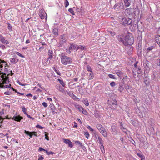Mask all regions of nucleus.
<instances>
[{
  "mask_svg": "<svg viewBox=\"0 0 160 160\" xmlns=\"http://www.w3.org/2000/svg\"><path fill=\"white\" fill-rule=\"evenodd\" d=\"M57 80L58 81L60 84H61V85H62V86L63 87H64L65 86V83H64V82H63V81L62 79L61 80L60 79V78H58V79H57Z\"/></svg>",
  "mask_w": 160,
  "mask_h": 160,
  "instance_id": "bb28decb",
  "label": "nucleus"
},
{
  "mask_svg": "<svg viewBox=\"0 0 160 160\" xmlns=\"http://www.w3.org/2000/svg\"><path fill=\"white\" fill-rule=\"evenodd\" d=\"M95 137L97 139V137H98V140H102L101 137L100 136H99L98 135V134H96L95 135Z\"/></svg>",
  "mask_w": 160,
  "mask_h": 160,
  "instance_id": "052dcab7",
  "label": "nucleus"
},
{
  "mask_svg": "<svg viewBox=\"0 0 160 160\" xmlns=\"http://www.w3.org/2000/svg\"><path fill=\"white\" fill-rule=\"evenodd\" d=\"M110 85L112 87H114L116 85L115 82H112L110 83Z\"/></svg>",
  "mask_w": 160,
  "mask_h": 160,
  "instance_id": "5fc2aeb1",
  "label": "nucleus"
},
{
  "mask_svg": "<svg viewBox=\"0 0 160 160\" xmlns=\"http://www.w3.org/2000/svg\"><path fill=\"white\" fill-rule=\"evenodd\" d=\"M75 143L79 145L80 147L82 145V143L78 141H76Z\"/></svg>",
  "mask_w": 160,
  "mask_h": 160,
  "instance_id": "de8ad7c7",
  "label": "nucleus"
},
{
  "mask_svg": "<svg viewBox=\"0 0 160 160\" xmlns=\"http://www.w3.org/2000/svg\"><path fill=\"white\" fill-rule=\"evenodd\" d=\"M22 112H23L25 114H26L27 113L26 112V109L24 106H23L22 108Z\"/></svg>",
  "mask_w": 160,
  "mask_h": 160,
  "instance_id": "79ce46f5",
  "label": "nucleus"
},
{
  "mask_svg": "<svg viewBox=\"0 0 160 160\" xmlns=\"http://www.w3.org/2000/svg\"><path fill=\"white\" fill-rule=\"evenodd\" d=\"M137 155L140 158H143L144 157V156L143 155L141 152H139L136 153Z\"/></svg>",
  "mask_w": 160,
  "mask_h": 160,
  "instance_id": "473e14b6",
  "label": "nucleus"
},
{
  "mask_svg": "<svg viewBox=\"0 0 160 160\" xmlns=\"http://www.w3.org/2000/svg\"><path fill=\"white\" fill-rule=\"evenodd\" d=\"M131 11L132 9L131 8H127L125 10V14L127 16H128L132 14Z\"/></svg>",
  "mask_w": 160,
  "mask_h": 160,
  "instance_id": "ddd939ff",
  "label": "nucleus"
},
{
  "mask_svg": "<svg viewBox=\"0 0 160 160\" xmlns=\"http://www.w3.org/2000/svg\"><path fill=\"white\" fill-rule=\"evenodd\" d=\"M125 6L126 7H128L130 5V2H129V0H123Z\"/></svg>",
  "mask_w": 160,
  "mask_h": 160,
  "instance_id": "4be33fe9",
  "label": "nucleus"
},
{
  "mask_svg": "<svg viewBox=\"0 0 160 160\" xmlns=\"http://www.w3.org/2000/svg\"><path fill=\"white\" fill-rule=\"evenodd\" d=\"M124 83L123 82H122L119 83V86L118 88V90L120 92H122L124 90Z\"/></svg>",
  "mask_w": 160,
  "mask_h": 160,
  "instance_id": "2eb2a0df",
  "label": "nucleus"
},
{
  "mask_svg": "<svg viewBox=\"0 0 160 160\" xmlns=\"http://www.w3.org/2000/svg\"><path fill=\"white\" fill-rule=\"evenodd\" d=\"M101 133L104 137H106L107 136V134L105 129H104V130L101 131Z\"/></svg>",
  "mask_w": 160,
  "mask_h": 160,
  "instance_id": "f704fd0d",
  "label": "nucleus"
},
{
  "mask_svg": "<svg viewBox=\"0 0 160 160\" xmlns=\"http://www.w3.org/2000/svg\"><path fill=\"white\" fill-rule=\"evenodd\" d=\"M108 32L112 36H114L116 34L115 32L113 31H109Z\"/></svg>",
  "mask_w": 160,
  "mask_h": 160,
  "instance_id": "49530a36",
  "label": "nucleus"
},
{
  "mask_svg": "<svg viewBox=\"0 0 160 160\" xmlns=\"http://www.w3.org/2000/svg\"><path fill=\"white\" fill-rule=\"evenodd\" d=\"M45 151H46V152L47 154L48 155H49L50 154H53L54 153V152H51V151L48 152V151L46 150H45Z\"/></svg>",
  "mask_w": 160,
  "mask_h": 160,
  "instance_id": "8fccbe9b",
  "label": "nucleus"
},
{
  "mask_svg": "<svg viewBox=\"0 0 160 160\" xmlns=\"http://www.w3.org/2000/svg\"><path fill=\"white\" fill-rule=\"evenodd\" d=\"M85 137L87 139H88V137L89 136V134L88 132H85L84 134Z\"/></svg>",
  "mask_w": 160,
  "mask_h": 160,
  "instance_id": "4d7b16f0",
  "label": "nucleus"
},
{
  "mask_svg": "<svg viewBox=\"0 0 160 160\" xmlns=\"http://www.w3.org/2000/svg\"><path fill=\"white\" fill-rule=\"evenodd\" d=\"M94 78V75L93 73L92 72H90L88 76L89 80H92V79H93Z\"/></svg>",
  "mask_w": 160,
  "mask_h": 160,
  "instance_id": "393cba45",
  "label": "nucleus"
},
{
  "mask_svg": "<svg viewBox=\"0 0 160 160\" xmlns=\"http://www.w3.org/2000/svg\"><path fill=\"white\" fill-rule=\"evenodd\" d=\"M12 26L11 25V24L9 23H8V29H9L10 31H12Z\"/></svg>",
  "mask_w": 160,
  "mask_h": 160,
  "instance_id": "864d4df0",
  "label": "nucleus"
},
{
  "mask_svg": "<svg viewBox=\"0 0 160 160\" xmlns=\"http://www.w3.org/2000/svg\"><path fill=\"white\" fill-rule=\"evenodd\" d=\"M143 66L144 67V72L148 73L152 66V63L147 60H144L143 61Z\"/></svg>",
  "mask_w": 160,
  "mask_h": 160,
  "instance_id": "20e7f679",
  "label": "nucleus"
},
{
  "mask_svg": "<svg viewBox=\"0 0 160 160\" xmlns=\"http://www.w3.org/2000/svg\"><path fill=\"white\" fill-rule=\"evenodd\" d=\"M124 45L127 46L128 45H132L134 42V40L132 33H128L124 37Z\"/></svg>",
  "mask_w": 160,
  "mask_h": 160,
  "instance_id": "f257e3e1",
  "label": "nucleus"
},
{
  "mask_svg": "<svg viewBox=\"0 0 160 160\" xmlns=\"http://www.w3.org/2000/svg\"><path fill=\"white\" fill-rule=\"evenodd\" d=\"M134 71L137 72L138 73L140 74L142 72V70L140 68H138V69L135 68L134 69Z\"/></svg>",
  "mask_w": 160,
  "mask_h": 160,
  "instance_id": "7c9ffc66",
  "label": "nucleus"
},
{
  "mask_svg": "<svg viewBox=\"0 0 160 160\" xmlns=\"http://www.w3.org/2000/svg\"><path fill=\"white\" fill-rule=\"evenodd\" d=\"M36 127L37 128H39V129H43L44 128L43 127H42V126H40L39 125H37L36 126Z\"/></svg>",
  "mask_w": 160,
  "mask_h": 160,
  "instance_id": "680f3d73",
  "label": "nucleus"
},
{
  "mask_svg": "<svg viewBox=\"0 0 160 160\" xmlns=\"http://www.w3.org/2000/svg\"><path fill=\"white\" fill-rule=\"evenodd\" d=\"M49 106L51 108V110H52L53 114L57 113V110L55 108V106L53 104H50Z\"/></svg>",
  "mask_w": 160,
  "mask_h": 160,
  "instance_id": "f3484780",
  "label": "nucleus"
},
{
  "mask_svg": "<svg viewBox=\"0 0 160 160\" xmlns=\"http://www.w3.org/2000/svg\"><path fill=\"white\" fill-rule=\"evenodd\" d=\"M24 133L27 135L29 136L31 138H32L33 136H37V132H30L29 131L25 130Z\"/></svg>",
  "mask_w": 160,
  "mask_h": 160,
  "instance_id": "423d86ee",
  "label": "nucleus"
},
{
  "mask_svg": "<svg viewBox=\"0 0 160 160\" xmlns=\"http://www.w3.org/2000/svg\"><path fill=\"white\" fill-rule=\"evenodd\" d=\"M111 131L113 134H115L117 133V128L115 126H113L111 127Z\"/></svg>",
  "mask_w": 160,
  "mask_h": 160,
  "instance_id": "dca6fc26",
  "label": "nucleus"
},
{
  "mask_svg": "<svg viewBox=\"0 0 160 160\" xmlns=\"http://www.w3.org/2000/svg\"><path fill=\"white\" fill-rule=\"evenodd\" d=\"M64 142L66 144H68V147L70 148H72L73 147V143L71 141H64Z\"/></svg>",
  "mask_w": 160,
  "mask_h": 160,
  "instance_id": "412c9836",
  "label": "nucleus"
},
{
  "mask_svg": "<svg viewBox=\"0 0 160 160\" xmlns=\"http://www.w3.org/2000/svg\"><path fill=\"white\" fill-rule=\"evenodd\" d=\"M154 47L153 46H150L147 48L146 51L147 52H149L150 51L152 50L153 48Z\"/></svg>",
  "mask_w": 160,
  "mask_h": 160,
  "instance_id": "a19ab883",
  "label": "nucleus"
},
{
  "mask_svg": "<svg viewBox=\"0 0 160 160\" xmlns=\"http://www.w3.org/2000/svg\"><path fill=\"white\" fill-rule=\"evenodd\" d=\"M83 103L87 106L89 105V103L87 99L84 100L83 101Z\"/></svg>",
  "mask_w": 160,
  "mask_h": 160,
  "instance_id": "c03bdc74",
  "label": "nucleus"
},
{
  "mask_svg": "<svg viewBox=\"0 0 160 160\" xmlns=\"http://www.w3.org/2000/svg\"><path fill=\"white\" fill-rule=\"evenodd\" d=\"M18 60H17V61H16V60L14 58H12L10 59V62L12 63H15L16 62H17L18 61Z\"/></svg>",
  "mask_w": 160,
  "mask_h": 160,
  "instance_id": "72a5a7b5",
  "label": "nucleus"
},
{
  "mask_svg": "<svg viewBox=\"0 0 160 160\" xmlns=\"http://www.w3.org/2000/svg\"><path fill=\"white\" fill-rule=\"evenodd\" d=\"M75 106L76 108H77L79 111H81L82 109L83 108L79 104H76L75 105Z\"/></svg>",
  "mask_w": 160,
  "mask_h": 160,
  "instance_id": "cd10ccee",
  "label": "nucleus"
},
{
  "mask_svg": "<svg viewBox=\"0 0 160 160\" xmlns=\"http://www.w3.org/2000/svg\"><path fill=\"white\" fill-rule=\"evenodd\" d=\"M119 8L121 9H124V6L122 3H120V5L119 6Z\"/></svg>",
  "mask_w": 160,
  "mask_h": 160,
  "instance_id": "e2e57ef3",
  "label": "nucleus"
},
{
  "mask_svg": "<svg viewBox=\"0 0 160 160\" xmlns=\"http://www.w3.org/2000/svg\"><path fill=\"white\" fill-rule=\"evenodd\" d=\"M52 32L53 34H54L56 36H57L58 35V29L57 28H55L53 29Z\"/></svg>",
  "mask_w": 160,
  "mask_h": 160,
  "instance_id": "5701e85b",
  "label": "nucleus"
},
{
  "mask_svg": "<svg viewBox=\"0 0 160 160\" xmlns=\"http://www.w3.org/2000/svg\"><path fill=\"white\" fill-rule=\"evenodd\" d=\"M16 54L19 56L22 57V58H24V57L23 55H22L19 52H16Z\"/></svg>",
  "mask_w": 160,
  "mask_h": 160,
  "instance_id": "3c124183",
  "label": "nucleus"
},
{
  "mask_svg": "<svg viewBox=\"0 0 160 160\" xmlns=\"http://www.w3.org/2000/svg\"><path fill=\"white\" fill-rule=\"evenodd\" d=\"M0 41L4 44H7L9 43L8 42L5 40V38L1 35H0Z\"/></svg>",
  "mask_w": 160,
  "mask_h": 160,
  "instance_id": "f8f14e48",
  "label": "nucleus"
},
{
  "mask_svg": "<svg viewBox=\"0 0 160 160\" xmlns=\"http://www.w3.org/2000/svg\"><path fill=\"white\" fill-rule=\"evenodd\" d=\"M147 115V113L146 112H145L143 114H142V117H146Z\"/></svg>",
  "mask_w": 160,
  "mask_h": 160,
  "instance_id": "0e129e2a",
  "label": "nucleus"
},
{
  "mask_svg": "<svg viewBox=\"0 0 160 160\" xmlns=\"http://www.w3.org/2000/svg\"><path fill=\"white\" fill-rule=\"evenodd\" d=\"M61 42L62 44H63L66 41V40L63 37H62V38L61 39Z\"/></svg>",
  "mask_w": 160,
  "mask_h": 160,
  "instance_id": "37998d69",
  "label": "nucleus"
},
{
  "mask_svg": "<svg viewBox=\"0 0 160 160\" xmlns=\"http://www.w3.org/2000/svg\"><path fill=\"white\" fill-rule=\"evenodd\" d=\"M87 128L90 130V131H91L92 132L94 130L93 129L89 126V125H87L86 126Z\"/></svg>",
  "mask_w": 160,
  "mask_h": 160,
  "instance_id": "13d9d810",
  "label": "nucleus"
},
{
  "mask_svg": "<svg viewBox=\"0 0 160 160\" xmlns=\"http://www.w3.org/2000/svg\"><path fill=\"white\" fill-rule=\"evenodd\" d=\"M125 88L127 91L132 92V87L131 86L126 84L125 86Z\"/></svg>",
  "mask_w": 160,
  "mask_h": 160,
  "instance_id": "aec40b11",
  "label": "nucleus"
},
{
  "mask_svg": "<svg viewBox=\"0 0 160 160\" xmlns=\"http://www.w3.org/2000/svg\"><path fill=\"white\" fill-rule=\"evenodd\" d=\"M94 116L98 118H99L100 117L99 112L98 111H96L94 112Z\"/></svg>",
  "mask_w": 160,
  "mask_h": 160,
  "instance_id": "b1692460",
  "label": "nucleus"
},
{
  "mask_svg": "<svg viewBox=\"0 0 160 160\" xmlns=\"http://www.w3.org/2000/svg\"><path fill=\"white\" fill-rule=\"evenodd\" d=\"M4 114L3 111H1L0 112V123H2L3 122V120L4 119V118H2L1 116H2Z\"/></svg>",
  "mask_w": 160,
  "mask_h": 160,
  "instance_id": "a878e982",
  "label": "nucleus"
},
{
  "mask_svg": "<svg viewBox=\"0 0 160 160\" xmlns=\"http://www.w3.org/2000/svg\"><path fill=\"white\" fill-rule=\"evenodd\" d=\"M97 128L100 132L101 131L104 130V129H105L101 124H98L97 125Z\"/></svg>",
  "mask_w": 160,
  "mask_h": 160,
  "instance_id": "a211bd4d",
  "label": "nucleus"
},
{
  "mask_svg": "<svg viewBox=\"0 0 160 160\" xmlns=\"http://www.w3.org/2000/svg\"><path fill=\"white\" fill-rule=\"evenodd\" d=\"M59 90L62 92L63 93L65 94L66 91L61 86H59L58 87Z\"/></svg>",
  "mask_w": 160,
  "mask_h": 160,
  "instance_id": "c756f323",
  "label": "nucleus"
},
{
  "mask_svg": "<svg viewBox=\"0 0 160 160\" xmlns=\"http://www.w3.org/2000/svg\"><path fill=\"white\" fill-rule=\"evenodd\" d=\"M132 20L130 18H126L124 17H122L121 19L120 22L121 24L127 26L128 25L132 26Z\"/></svg>",
  "mask_w": 160,
  "mask_h": 160,
  "instance_id": "f03ea898",
  "label": "nucleus"
},
{
  "mask_svg": "<svg viewBox=\"0 0 160 160\" xmlns=\"http://www.w3.org/2000/svg\"><path fill=\"white\" fill-rule=\"evenodd\" d=\"M10 75V74H8L7 75L5 73H2V74L1 76L2 82V84H7L9 83V77L8 76Z\"/></svg>",
  "mask_w": 160,
  "mask_h": 160,
  "instance_id": "39448f33",
  "label": "nucleus"
},
{
  "mask_svg": "<svg viewBox=\"0 0 160 160\" xmlns=\"http://www.w3.org/2000/svg\"><path fill=\"white\" fill-rule=\"evenodd\" d=\"M137 49L138 52L141 53L142 51V41H137Z\"/></svg>",
  "mask_w": 160,
  "mask_h": 160,
  "instance_id": "9d476101",
  "label": "nucleus"
},
{
  "mask_svg": "<svg viewBox=\"0 0 160 160\" xmlns=\"http://www.w3.org/2000/svg\"><path fill=\"white\" fill-rule=\"evenodd\" d=\"M79 49H80L82 50H86V48L85 47L82 45L78 46V50Z\"/></svg>",
  "mask_w": 160,
  "mask_h": 160,
  "instance_id": "c85d7f7f",
  "label": "nucleus"
},
{
  "mask_svg": "<svg viewBox=\"0 0 160 160\" xmlns=\"http://www.w3.org/2000/svg\"><path fill=\"white\" fill-rule=\"evenodd\" d=\"M118 40L119 41L122 42L124 44V37L123 38H119L118 39Z\"/></svg>",
  "mask_w": 160,
  "mask_h": 160,
  "instance_id": "09e8293b",
  "label": "nucleus"
},
{
  "mask_svg": "<svg viewBox=\"0 0 160 160\" xmlns=\"http://www.w3.org/2000/svg\"><path fill=\"white\" fill-rule=\"evenodd\" d=\"M53 68L57 74L59 75H60V73L59 70H57L55 67H53Z\"/></svg>",
  "mask_w": 160,
  "mask_h": 160,
  "instance_id": "a18cd8bd",
  "label": "nucleus"
},
{
  "mask_svg": "<svg viewBox=\"0 0 160 160\" xmlns=\"http://www.w3.org/2000/svg\"><path fill=\"white\" fill-rule=\"evenodd\" d=\"M40 16L41 18L42 19H43L45 18V16L42 14H41Z\"/></svg>",
  "mask_w": 160,
  "mask_h": 160,
  "instance_id": "338daca9",
  "label": "nucleus"
},
{
  "mask_svg": "<svg viewBox=\"0 0 160 160\" xmlns=\"http://www.w3.org/2000/svg\"><path fill=\"white\" fill-rule=\"evenodd\" d=\"M70 46L69 47V50L70 52L71 51H72L74 50H78V45L74 44H70Z\"/></svg>",
  "mask_w": 160,
  "mask_h": 160,
  "instance_id": "1a4fd4ad",
  "label": "nucleus"
},
{
  "mask_svg": "<svg viewBox=\"0 0 160 160\" xmlns=\"http://www.w3.org/2000/svg\"><path fill=\"white\" fill-rule=\"evenodd\" d=\"M87 70L88 71L90 72H92L91 67L89 65L87 66Z\"/></svg>",
  "mask_w": 160,
  "mask_h": 160,
  "instance_id": "58836bf2",
  "label": "nucleus"
},
{
  "mask_svg": "<svg viewBox=\"0 0 160 160\" xmlns=\"http://www.w3.org/2000/svg\"><path fill=\"white\" fill-rule=\"evenodd\" d=\"M69 5V3L68 1L67 0H66L65 2V7H67Z\"/></svg>",
  "mask_w": 160,
  "mask_h": 160,
  "instance_id": "6e6d98bb",
  "label": "nucleus"
},
{
  "mask_svg": "<svg viewBox=\"0 0 160 160\" xmlns=\"http://www.w3.org/2000/svg\"><path fill=\"white\" fill-rule=\"evenodd\" d=\"M116 73L119 77H121L122 74V72L120 71L116 72Z\"/></svg>",
  "mask_w": 160,
  "mask_h": 160,
  "instance_id": "2f4dec72",
  "label": "nucleus"
},
{
  "mask_svg": "<svg viewBox=\"0 0 160 160\" xmlns=\"http://www.w3.org/2000/svg\"><path fill=\"white\" fill-rule=\"evenodd\" d=\"M66 92L73 99L77 100V99H78L76 97V96H75L72 93L71 91H69L67 90Z\"/></svg>",
  "mask_w": 160,
  "mask_h": 160,
  "instance_id": "9b49d317",
  "label": "nucleus"
},
{
  "mask_svg": "<svg viewBox=\"0 0 160 160\" xmlns=\"http://www.w3.org/2000/svg\"><path fill=\"white\" fill-rule=\"evenodd\" d=\"M120 129L122 130L123 132L126 133V132L127 131V130L123 126V125L122 122L120 123Z\"/></svg>",
  "mask_w": 160,
  "mask_h": 160,
  "instance_id": "6ab92c4d",
  "label": "nucleus"
},
{
  "mask_svg": "<svg viewBox=\"0 0 160 160\" xmlns=\"http://www.w3.org/2000/svg\"><path fill=\"white\" fill-rule=\"evenodd\" d=\"M11 93V92L9 91H7L6 92H4V94L5 95H10Z\"/></svg>",
  "mask_w": 160,
  "mask_h": 160,
  "instance_id": "bf43d9fd",
  "label": "nucleus"
},
{
  "mask_svg": "<svg viewBox=\"0 0 160 160\" xmlns=\"http://www.w3.org/2000/svg\"><path fill=\"white\" fill-rule=\"evenodd\" d=\"M99 143L101 144V145L100 146V148L101 150H102L103 151H104V148L103 145L102 143L101 142V141H99Z\"/></svg>",
  "mask_w": 160,
  "mask_h": 160,
  "instance_id": "e433bc0d",
  "label": "nucleus"
},
{
  "mask_svg": "<svg viewBox=\"0 0 160 160\" xmlns=\"http://www.w3.org/2000/svg\"><path fill=\"white\" fill-rule=\"evenodd\" d=\"M68 11L72 15H75L74 12L72 8H70L68 10Z\"/></svg>",
  "mask_w": 160,
  "mask_h": 160,
  "instance_id": "4c0bfd02",
  "label": "nucleus"
},
{
  "mask_svg": "<svg viewBox=\"0 0 160 160\" xmlns=\"http://www.w3.org/2000/svg\"><path fill=\"white\" fill-rule=\"evenodd\" d=\"M81 111H82V113L84 115L87 114V111H86V110H85V109H84L83 108L82 109Z\"/></svg>",
  "mask_w": 160,
  "mask_h": 160,
  "instance_id": "603ef678",
  "label": "nucleus"
},
{
  "mask_svg": "<svg viewBox=\"0 0 160 160\" xmlns=\"http://www.w3.org/2000/svg\"><path fill=\"white\" fill-rule=\"evenodd\" d=\"M42 105L45 108H46L47 107V104L45 102H43L42 103Z\"/></svg>",
  "mask_w": 160,
  "mask_h": 160,
  "instance_id": "69168bd1",
  "label": "nucleus"
},
{
  "mask_svg": "<svg viewBox=\"0 0 160 160\" xmlns=\"http://www.w3.org/2000/svg\"><path fill=\"white\" fill-rule=\"evenodd\" d=\"M23 118L22 117L20 116L19 115H14L12 119L15 121L20 122L22 119H23Z\"/></svg>",
  "mask_w": 160,
  "mask_h": 160,
  "instance_id": "6e6552de",
  "label": "nucleus"
},
{
  "mask_svg": "<svg viewBox=\"0 0 160 160\" xmlns=\"http://www.w3.org/2000/svg\"><path fill=\"white\" fill-rule=\"evenodd\" d=\"M111 102L112 105H115L116 106L117 104V102L115 99H112V100L111 101Z\"/></svg>",
  "mask_w": 160,
  "mask_h": 160,
  "instance_id": "c9c22d12",
  "label": "nucleus"
},
{
  "mask_svg": "<svg viewBox=\"0 0 160 160\" xmlns=\"http://www.w3.org/2000/svg\"><path fill=\"white\" fill-rule=\"evenodd\" d=\"M48 58L47 59V61L50 59H51L53 57V56L54 55L53 54V52L52 50H49L48 52Z\"/></svg>",
  "mask_w": 160,
  "mask_h": 160,
  "instance_id": "4468645a",
  "label": "nucleus"
},
{
  "mask_svg": "<svg viewBox=\"0 0 160 160\" xmlns=\"http://www.w3.org/2000/svg\"><path fill=\"white\" fill-rule=\"evenodd\" d=\"M43 159V157L42 156L40 155L39 157L38 160H42Z\"/></svg>",
  "mask_w": 160,
  "mask_h": 160,
  "instance_id": "774afa93",
  "label": "nucleus"
},
{
  "mask_svg": "<svg viewBox=\"0 0 160 160\" xmlns=\"http://www.w3.org/2000/svg\"><path fill=\"white\" fill-rule=\"evenodd\" d=\"M108 77L111 78L113 79H116L117 78L115 77V75H114L112 74H109L108 75Z\"/></svg>",
  "mask_w": 160,
  "mask_h": 160,
  "instance_id": "ea45409f",
  "label": "nucleus"
},
{
  "mask_svg": "<svg viewBox=\"0 0 160 160\" xmlns=\"http://www.w3.org/2000/svg\"><path fill=\"white\" fill-rule=\"evenodd\" d=\"M138 28V41H142V33L144 32V30L142 28L141 30L139 29L138 25H137Z\"/></svg>",
  "mask_w": 160,
  "mask_h": 160,
  "instance_id": "0eeeda50",
  "label": "nucleus"
},
{
  "mask_svg": "<svg viewBox=\"0 0 160 160\" xmlns=\"http://www.w3.org/2000/svg\"><path fill=\"white\" fill-rule=\"evenodd\" d=\"M61 61L62 64L66 65L71 64L72 62V59L65 55H61Z\"/></svg>",
  "mask_w": 160,
  "mask_h": 160,
  "instance_id": "7ed1b4c3",
  "label": "nucleus"
}]
</instances>
